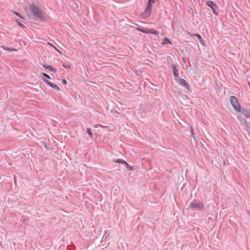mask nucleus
Segmentation results:
<instances>
[{
    "label": "nucleus",
    "mask_w": 250,
    "mask_h": 250,
    "mask_svg": "<svg viewBox=\"0 0 250 250\" xmlns=\"http://www.w3.org/2000/svg\"><path fill=\"white\" fill-rule=\"evenodd\" d=\"M151 8H152L151 3H149V2L148 1V3H147V6H146V8H148V9H149L151 10Z\"/></svg>",
    "instance_id": "18"
},
{
    "label": "nucleus",
    "mask_w": 250,
    "mask_h": 250,
    "mask_svg": "<svg viewBox=\"0 0 250 250\" xmlns=\"http://www.w3.org/2000/svg\"><path fill=\"white\" fill-rule=\"evenodd\" d=\"M23 222H26V221L25 220V219H23Z\"/></svg>",
    "instance_id": "30"
},
{
    "label": "nucleus",
    "mask_w": 250,
    "mask_h": 250,
    "mask_svg": "<svg viewBox=\"0 0 250 250\" xmlns=\"http://www.w3.org/2000/svg\"><path fill=\"white\" fill-rule=\"evenodd\" d=\"M194 36H197V37H198V39H199L200 41H202V38L201 36L199 34H194Z\"/></svg>",
    "instance_id": "20"
},
{
    "label": "nucleus",
    "mask_w": 250,
    "mask_h": 250,
    "mask_svg": "<svg viewBox=\"0 0 250 250\" xmlns=\"http://www.w3.org/2000/svg\"><path fill=\"white\" fill-rule=\"evenodd\" d=\"M62 83L64 84H66L67 83V82H66V81L65 80H62Z\"/></svg>",
    "instance_id": "25"
},
{
    "label": "nucleus",
    "mask_w": 250,
    "mask_h": 250,
    "mask_svg": "<svg viewBox=\"0 0 250 250\" xmlns=\"http://www.w3.org/2000/svg\"><path fill=\"white\" fill-rule=\"evenodd\" d=\"M149 3H154L155 2V0H148Z\"/></svg>",
    "instance_id": "26"
},
{
    "label": "nucleus",
    "mask_w": 250,
    "mask_h": 250,
    "mask_svg": "<svg viewBox=\"0 0 250 250\" xmlns=\"http://www.w3.org/2000/svg\"><path fill=\"white\" fill-rule=\"evenodd\" d=\"M17 22H18V24L21 26V27H24V25L21 23V22L19 21H17Z\"/></svg>",
    "instance_id": "24"
},
{
    "label": "nucleus",
    "mask_w": 250,
    "mask_h": 250,
    "mask_svg": "<svg viewBox=\"0 0 250 250\" xmlns=\"http://www.w3.org/2000/svg\"><path fill=\"white\" fill-rule=\"evenodd\" d=\"M189 207L191 208L194 210H195L196 209L200 210L204 207V205L201 203H195L192 202L190 203Z\"/></svg>",
    "instance_id": "4"
},
{
    "label": "nucleus",
    "mask_w": 250,
    "mask_h": 250,
    "mask_svg": "<svg viewBox=\"0 0 250 250\" xmlns=\"http://www.w3.org/2000/svg\"><path fill=\"white\" fill-rule=\"evenodd\" d=\"M42 75L43 77L47 78V79H51L49 75H48V74H46V73H42Z\"/></svg>",
    "instance_id": "17"
},
{
    "label": "nucleus",
    "mask_w": 250,
    "mask_h": 250,
    "mask_svg": "<svg viewBox=\"0 0 250 250\" xmlns=\"http://www.w3.org/2000/svg\"><path fill=\"white\" fill-rule=\"evenodd\" d=\"M137 30H138V31H140L144 33H147V34H149V33H150V30L151 29H148V28H137Z\"/></svg>",
    "instance_id": "12"
},
{
    "label": "nucleus",
    "mask_w": 250,
    "mask_h": 250,
    "mask_svg": "<svg viewBox=\"0 0 250 250\" xmlns=\"http://www.w3.org/2000/svg\"><path fill=\"white\" fill-rule=\"evenodd\" d=\"M14 14L19 16V17L22 18V17L20 15V14L19 13H18L17 12H14Z\"/></svg>",
    "instance_id": "23"
},
{
    "label": "nucleus",
    "mask_w": 250,
    "mask_h": 250,
    "mask_svg": "<svg viewBox=\"0 0 250 250\" xmlns=\"http://www.w3.org/2000/svg\"><path fill=\"white\" fill-rule=\"evenodd\" d=\"M177 81L179 82L180 84L181 85H183V86L186 87L188 90H189L190 86L187 83L185 80L183 79H180L179 78L178 80H177Z\"/></svg>",
    "instance_id": "5"
},
{
    "label": "nucleus",
    "mask_w": 250,
    "mask_h": 250,
    "mask_svg": "<svg viewBox=\"0 0 250 250\" xmlns=\"http://www.w3.org/2000/svg\"><path fill=\"white\" fill-rule=\"evenodd\" d=\"M191 133H192V135H193V134H194V130L192 127H191Z\"/></svg>",
    "instance_id": "27"
},
{
    "label": "nucleus",
    "mask_w": 250,
    "mask_h": 250,
    "mask_svg": "<svg viewBox=\"0 0 250 250\" xmlns=\"http://www.w3.org/2000/svg\"><path fill=\"white\" fill-rule=\"evenodd\" d=\"M42 66L44 68H45L46 69H48V70H49L50 71L54 72H57V69L56 68H53L51 65H47V64H42Z\"/></svg>",
    "instance_id": "7"
},
{
    "label": "nucleus",
    "mask_w": 250,
    "mask_h": 250,
    "mask_svg": "<svg viewBox=\"0 0 250 250\" xmlns=\"http://www.w3.org/2000/svg\"><path fill=\"white\" fill-rule=\"evenodd\" d=\"M169 43V44H171V42L170 40H169L168 38H165V39H164V42L163 43V44H165V43Z\"/></svg>",
    "instance_id": "15"
},
{
    "label": "nucleus",
    "mask_w": 250,
    "mask_h": 250,
    "mask_svg": "<svg viewBox=\"0 0 250 250\" xmlns=\"http://www.w3.org/2000/svg\"><path fill=\"white\" fill-rule=\"evenodd\" d=\"M149 34H154V35H158V32L156 30L151 29L150 33H149Z\"/></svg>",
    "instance_id": "16"
},
{
    "label": "nucleus",
    "mask_w": 250,
    "mask_h": 250,
    "mask_svg": "<svg viewBox=\"0 0 250 250\" xmlns=\"http://www.w3.org/2000/svg\"><path fill=\"white\" fill-rule=\"evenodd\" d=\"M192 137H193V138L194 139V140H195V136H194V134H193V135H192Z\"/></svg>",
    "instance_id": "28"
},
{
    "label": "nucleus",
    "mask_w": 250,
    "mask_h": 250,
    "mask_svg": "<svg viewBox=\"0 0 250 250\" xmlns=\"http://www.w3.org/2000/svg\"><path fill=\"white\" fill-rule=\"evenodd\" d=\"M239 120L241 122H242L244 125L247 127V128H249V123L244 118H242L241 117H240L239 118Z\"/></svg>",
    "instance_id": "11"
},
{
    "label": "nucleus",
    "mask_w": 250,
    "mask_h": 250,
    "mask_svg": "<svg viewBox=\"0 0 250 250\" xmlns=\"http://www.w3.org/2000/svg\"><path fill=\"white\" fill-rule=\"evenodd\" d=\"M43 81L47 83L48 85L50 86L52 88L57 90V91H60V88L57 85H55V84L50 82L48 80L43 79Z\"/></svg>",
    "instance_id": "6"
},
{
    "label": "nucleus",
    "mask_w": 250,
    "mask_h": 250,
    "mask_svg": "<svg viewBox=\"0 0 250 250\" xmlns=\"http://www.w3.org/2000/svg\"><path fill=\"white\" fill-rule=\"evenodd\" d=\"M5 49H6V50H8V51H9L10 52H11V51H17V50L15 49H9L8 48H5Z\"/></svg>",
    "instance_id": "22"
},
{
    "label": "nucleus",
    "mask_w": 250,
    "mask_h": 250,
    "mask_svg": "<svg viewBox=\"0 0 250 250\" xmlns=\"http://www.w3.org/2000/svg\"><path fill=\"white\" fill-rule=\"evenodd\" d=\"M114 162L115 163H121V164L125 165V166H128V164L127 162H126L125 161H124L121 159H118Z\"/></svg>",
    "instance_id": "13"
},
{
    "label": "nucleus",
    "mask_w": 250,
    "mask_h": 250,
    "mask_svg": "<svg viewBox=\"0 0 250 250\" xmlns=\"http://www.w3.org/2000/svg\"><path fill=\"white\" fill-rule=\"evenodd\" d=\"M33 15L37 18H39L41 20H43L45 19L44 16L41 12L40 9L37 7L35 4H32L30 6Z\"/></svg>",
    "instance_id": "1"
},
{
    "label": "nucleus",
    "mask_w": 250,
    "mask_h": 250,
    "mask_svg": "<svg viewBox=\"0 0 250 250\" xmlns=\"http://www.w3.org/2000/svg\"><path fill=\"white\" fill-rule=\"evenodd\" d=\"M241 111L244 116L248 117L250 119V111L245 108H242V109H241Z\"/></svg>",
    "instance_id": "10"
},
{
    "label": "nucleus",
    "mask_w": 250,
    "mask_h": 250,
    "mask_svg": "<svg viewBox=\"0 0 250 250\" xmlns=\"http://www.w3.org/2000/svg\"><path fill=\"white\" fill-rule=\"evenodd\" d=\"M151 10L146 8L144 12L142 14V17L144 18L148 17L150 14Z\"/></svg>",
    "instance_id": "9"
},
{
    "label": "nucleus",
    "mask_w": 250,
    "mask_h": 250,
    "mask_svg": "<svg viewBox=\"0 0 250 250\" xmlns=\"http://www.w3.org/2000/svg\"><path fill=\"white\" fill-rule=\"evenodd\" d=\"M230 102L234 108L237 111H241V106L239 104L237 99L235 96H231L230 98Z\"/></svg>",
    "instance_id": "2"
},
{
    "label": "nucleus",
    "mask_w": 250,
    "mask_h": 250,
    "mask_svg": "<svg viewBox=\"0 0 250 250\" xmlns=\"http://www.w3.org/2000/svg\"><path fill=\"white\" fill-rule=\"evenodd\" d=\"M206 4L209 7H210L213 10L214 13L216 15H218V13L217 12V10L218 8L216 3H214L213 1L211 0H208L207 1Z\"/></svg>",
    "instance_id": "3"
},
{
    "label": "nucleus",
    "mask_w": 250,
    "mask_h": 250,
    "mask_svg": "<svg viewBox=\"0 0 250 250\" xmlns=\"http://www.w3.org/2000/svg\"><path fill=\"white\" fill-rule=\"evenodd\" d=\"M86 132H87V133L89 134L90 137L91 138H93V134H92V132L91 130V129L89 128H86Z\"/></svg>",
    "instance_id": "14"
},
{
    "label": "nucleus",
    "mask_w": 250,
    "mask_h": 250,
    "mask_svg": "<svg viewBox=\"0 0 250 250\" xmlns=\"http://www.w3.org/2000/svg\"><path fill=\"white\" fill-rule=\"evenodd\" d=\"M23 222H26V221L25 220V219H23Z\"/></svg>",
    "instance_id": "31"
},
{
    "label": "nucleus",
    "mask_w": 250,
    "mask_h": 250,
    "mask_svg": "<svg viewBox=\"0 0 250 250\" xmlns=\"http://www.w3.org/2000/svg\"><path fill=\"white\" fill-rule=\"evenodd\" d=\"M172 67L173 70V75L176 78H178L179 76V71L177 69L176 65L173 63L172 64Z\"/></svg>",
    "instance_id": "8"
},
{
    "label": "nucleus",
    "mask_w": 250,
    "mask_h": 250,
    "mask_svg": "<svg viewBox=\"0 0 250 250\" xmlns=\"http://www.w3.org/2000/svg\"><path fill=\"white\" fill-rule=\"evenodd\" d=\"M62 66H63V67H64L65 68H70V65L68 64H63Z\"/></svg>",
    "instance_id": "19"
},
{
    "label": "nucleus",
    "mask_w": 250,
    "mask_h": 250,
    "mask_svg": "<svg viewBox=\"0 0 250 250\" xmlns=\"http://www.w3.org/2000/svg\"><path fill=\"white\" fill-rule=\"evenodd\" d=\"M248 84H249V87H250V82H248Z\"/></svg>",
    "instance_id": "29"
},
{
    "label": "nucleus",
    "mask_w": 250,
    "mask_h": 250,
    "mask_svg": "<svg viewBox=\"0 0 250 250\" xmlns=\"http://www.w3.org/2000/svg\"><path fill=\"white\" fill-rule=\"evenodd\" d=\"M125 166V167H126L127 168L129 169L130 170H131V171H132V170H133V168H132V167H131L129 165H128V166Z\"/></svg>",
    "instance_id": "21"
}]
</instances>
